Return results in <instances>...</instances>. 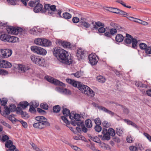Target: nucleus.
<instances>
[{
  "instance_id": "nucleus-1",
  "label": "nucleus",
  "mask_w": 151,
  "mask_h": 151,
  "mask_svg": "<svg viewBox=\"0 0 151 151\" xmlns=\"http://www.w3.org/2000/svg\"><path fill=\"white\" fill-rule=\"evenodd\" d=\"M53 54L61 63L70 65L72 63V57L68 51L62 49L55 47L54 49Z\"/></svg>"
},
{
  "instance_id": "nucleus-2",
  "label": "nucleus",
  "mask_w": 151,
  "mask_h": 151,
  "mask_svg": "<svg viewBox=\"0 0 151 151\" xmlns=\"http://www.w3.org/2000/svg\"><path fill=\"white\" fill-rule=\"evenodd\" d=\"M35 119L39 122L33 124V127L35 128L41 129L50 125L49 123L47 121L46 119L43 116H37L36 117Z\"/></svg>"
},
{
  "instance_id": "nucleus-3",
  "label": "nucleus",
  "mask_w": 151,
  "mask_h": 151,
  "mask_svg": "<svg viewBox=\"0 0 151 151\" xmlns=\"http://www.w3.org/2000/svg\"><path fill=\"white\" fill-rule=\"evenodd\" d=\"M78 88L83 93L91 97L95 95V93L91 89L87 86L79 84Z\"/></svg>"
},
{
  "instance_id": "nucleus-4",
  "label": "nucleus",
  "mask_w": 151,
  "mask_h": 151,
  "mask_svg": "<svg viewBox=\"0 0 151 151\" xmlns=\"http://www.w3.org/2000/svg\"><path fill=\"white\" fill-rule=\"evenodd\" d=\"M34 43L41 47H49L51 45V42L49 40L45 38H38L35 39Z\"/></svg>"
},
{
  "instance_id": "nucleus-5",
  "label": "nucleus",
  "mask_w": 151,
  "mask_h": 151,
  "mask_svg": "<svg viewBox=\"0 0 151 151\" xmlns=\"http://www.w3.org/2000/svg\"><path fill=\"white\" fill-rule=\"evenodd\" d=\"M69 118L72 120L71 123L73 125L80 126L82 125V122L81 121L80 119L81 116L79 114L71 112L70 114Z\"/></svg>"
},
{
  "instance_id": "nucleus-6",
  "label": "nucleus",
  "mask_w": 151,
  "mask_h": 151,
  "mask_svg": "<svg viewBox=\"0 0 151 151\" xmlns=\"http://www.w3.org/2000/svg\"><path fill=\"white\" fill-rule=\"evenodd\" d=\"M6 30L9 34L16 35L22 34V32H24L22 28L12 26H9L7 28Z\"/></svg>"
},
{
  "instance_id": "nucleus-7",
  "label": "nucleus",
  "mask_w": 151,
  "mask_h": 151,
  "mask_svg": "<svg viewBox=\"0 0 151 151\" xmlns=\"http://www.w3.org/2000/svg\"><path fill=\"white\" fill-rule=\"evenodd\" d=\"M31 50L34 53L41 55H45L47 53L44 49L37 46H33L31 47Z\"/></svg>"
},
{
  "instance_id": "nucleus-8",
  "label": "nucleus",
  "mask_w": 151,
  "mask_h": 151,
  "mask_svg": "<svg viewBox=\"0 0 151 151\" xmlns=\"http://www.w3.org/2000/svg\"><path fill=\"white\" fill-rule=\"evenodd\" d=\"M45 12L47 11L48 15H51L53 17L56 16L55 10H56V6L55 5H51L49 4H46L44 6V9Z\"/></svg>"
},
{
  "instance_id": "nucleus-9",
  "label": "nucleus",
  "mask_w": 151,
  "mask_h": 151,
  "mask_svg": "<svg viewBox=\"0 0 151 151\" xmlns=\"http://www.w3.org/2000/svg\"><path fill=\"white\" fill-rule=\"evenodd\" d=\"M32 61L35 63L41 66H43L45 64V60L42 58H40L39 57L32 55L30 56Z\"/></svg>"
},
{
  "instance_id": "nucleus-10",
  "label": "nucleus",
  "mask_w": 151,
  "mask_h": 151,
  "mask_svg": "<svg viewBox=\"0 0 151 151\" xmlns=\"http://www.w3.org/2000/svg\"><path fill=\"white\" fill-rule=\"evenodd\" d=\"M45 78L48 82L54 85L62 86L63 87L65 86V85L64 83L51 77L48 76H46L45 77Z\"/></svg>"
},
{
  "instance_id": "nucleus-11",
  "label": "nucleus",
  "mask_w": 151,
  "mask_h": 151,
  "mask_svg": "<svg viewBox=\"0 0 151 151\" xmlns=\"http://www.w3.org/2000/svg\"><path fill=\"white\" fill-rule=\"evenodd\" d=\"M90 63L92 65H96L98 60V58L95 54H91L88 56Z\"/></svg>"
},
{
  "instance_id": "nucleus-12",
  "label": "nucleus",
  "mask_w": 151,
  "mask_h": 151,
  "mask_svg": "<svg viewBox=\"0 0 151 151\" xmlns=\"http://www.w3.org/2000/svg\"><path fill=\"white\" fill-rule=\"evenodd\" d=\"M86 51L83 49L79 48L77 50L76 56L79 60L83 59L86 55Z\"/></svg>"
},
{
  "instance_id": "nucleus-13",
  "label": "nucleus",
  "mask_w": 151,
  "mask_h": 151,
  "mask_svg": "<svg viewBox=\"0 0 151 151\" xmlns=\"http://www.w3.org/2000/svg\"><path fill=\"white\" fill-rule=\"evenodd\" d=\"M33 11L35 13H38L40 12L41 13H44L45 11L43 8V5L38 3L33 9Z\"/></svg>"
},
{
  "instance_id": "nucleus-14",
  "label": "nucleus",
  "mask_w": 151,
  "mask_h": 151,
  "mask_svg": "<svg viewBox=\"0 0 151 151\" xmlns=\"http://www.w3.org/2000/svg\"><path fill=\"white\" fill-rule=\"evenodd\" d=\"M56 43L59 45H61L64 48H71L72 45L70 42H67L66 41H62L61 40H59L57 41Z\"/></svg>"
},
{
  "instance_id": "nucleus-15",
  "label": "nucleus",
  "mask_w": 151,
  "mask_h": 151,
  "mask_svg": "<svg viewBox=\"0 0 151 151\" xmlns=\"http://www.w3.org/2000/svg\"><path fill=\"white\" fill-rule=\"evenodd\" d=\"M55 90L60 93L65 95H69L71 94L70 91L66 88L64 89L62 87H57L55 88Z\"/></svg>"
},
{
  "instance_id": "nucleus-16",
  "label": "nucleus",
  "mask_w": 151,
  "mask_h": 151,
  "mask_svg": "<svg viewBox=\"0 0 151 151\" xmlns=\"http://www.w3.org/2000/svg\"><path fill=\"white\" fill-rule=\"evenodd\" d=\"M102 133L103 134V136H101L102 137V139L104 140H109L111 138L110 136L108 133L107 130L106 129H103L102 131Z\"/></svg>"
},
{
  "instance_id": "nucleus-17",
  "label": "nucleus",
  "mask_w": 151,
  "mask_h": 151,
  "mask_svg": "<svg viewBox=\"0 0 151 151\" xmlns=\"http://www.w3.org/2000/svg\"><path fill=\"white\" fill-rule=\"evenodd\" d=\"M111 25L112 26L113 25L114 28L111 29L110 31L111 35H113L114 34L116 33L117 30H119L121 27L119 25L113 23H111Z\"/></svg>"
},
{
  "instance_id": "nucleus-18",
  "label": "nucleus",
  "mask_w": 151,
  "mask_h": 151,
  "mask_svg": "<svg viewBox=\"0 0 151 151\" xmlns=\"http://www.w3.org/2000/svg\"><path fill=\"white\" fill-rule=\"evenodd\" d=\"M97 108L100 110H101L111 115L112 116H113L114 115V113L112 111L108 110L105 107L101 106H98Z\"/></svg>"
},
{
  "instance_id": "nucleus-19",
  "label": "nucleus",
  "mask_w": 151,
  "mask_h": 151,
  "mask_svg": "<svg viewBox=\"0 0 151 151\" xmlns=\"http://www.w3.org/2000/svg\"><path fill=\"white\" fill-rule=\"evenodd\" d=\"M6 147L9 149H15L16 147L13 145L12 141L10 140H9L6 141L5 144Z\"/></svg>"
},
{
  "instance_id": "nucleus-20",
  "label": "nucleus",
  "mask_w": 151,
  "mask_h": 151,
  "mask_svg": "<svg viewBox=\"0 0 151 151\" xmlns=\"http://www.w3.org/2000/svg\"><path fill=\"white\" fill-rule=\"evenodd\" d=\"M19 41V39L17 37L10 36H8V38L7 40V42L12 43L18 42Z\"/></svg>"
},
{
  "instance_id": "nucleus-21",
  "label": "nucleus",
  "mask_w": 151,
  "mask_h": 151,
  "mask_svg": "<svg viewBox=\"0 0 151 151\" xmlns=\"http://www.w3.org/2000/svg\"><path fill=\"white\" fill-rule=\"evenodd\" d=\"M18 67L19 70L23 72H24L29 69L28 66L22 64H18Z\"/></svg>"
},
{
  "instance_id": "nucleus-22",
  "label": "nucleus",
  "mask_w": 151,
  "mask_h": 151,
  "mask_svg": "<svg viewBox=\"0 0 151 151\" xmlns=\"http://www.w3.org/2000/svg\"><path fill=\"white\" fill-rule=\"evenodd\" d=\"M133 38L131 35L127 34H126V38L124 40V42L126 44H130L131 43Z\"/></svg>"
},
{
  "instance_id": "nucleus-23",
  "label": "nucleus",
  "mask_w": 151,
  "mask_h": 151,
  "mask_svg": "<svg viewBox=\"0 0 151 151\" xmlns=\"http://www.w3.org/2000/svg\"><path fill=\"white\" fill-rule=\"evenodd\" d=\"M4 58H7L10 56L12 54V52L9 49H4Z\"/></svg>"
},
{
  "instance_id": "nucleus-24",
  "label": "nucleus",
  "mask_w": 151,
  "mask_h": 151,
  "mask_svg": "<svg viewBox=\"0 0 151 151\" xmlns=\"http://www.w3.org/2000/svg\"><path fill=\"white\" fill-rule=\"evenodd\" d=\"M92 25L93 27L92 28L96 29H97L101 26H104V24L100 22H97L95 23L94 22H92Z\"/></svg>"
},
{
  "instance_id": "nucleus-25",
  "label": "nucleus",
  "mask_w": 151,
  "mask_h": 151,
  "mask_svg": "<svg viewBox=\"0 0 151 151\" xmlns=\"http://www.w3.org/2000/svg\"><path fill=\"white\" fill-rule=\"evenodd\" d=\"M81 23L86 28H88L90 26H92V24H90L88 23L85 21V19L83 18H81Z\"/></svg>"
},
{
  "instance_id": "nucleus-26",
  "label": "nucleus",
  "mask_w": 151,
  "mask_h": 151,
  "mask_svg": "<svg viewBox=\"0 0 151 151\" xmlns=\"http://www.w3.org/2000/svg\"><path fill=\"white\" fill-rule=\"evenodd\" d=\"M29 32L30 34L34 36H38V34L37 32V27H34L31 29L29 31Z\"/></svg>"
},
{
  "instance_id": "nucleus-27",
  "label": "nucleus",
  "mask_w": 151,
  "mask_h": 151,
  "mask_svg": "<svg viewBox=\"0 0 151 151\" xmlns=\"http://www.w3.org/2000/svg\"><path fill=\"white\" fill-rule=\"evenodd\" d=\"M40 2L39 0H35L34 1H30L28 4V5L31 7H33L37 5V4Z\"/></svg>"
},
{
  "instance_id": "nucleus-28",
  "label": "nucleus",
  "mask_w": 151,
  "mask_h": 151,
  "mask_svg": "<svg viewBox=\"0 0 151 151\" xmlns=\"http://www.w3.org/2000/svg\"><path fill=\"white\" fill-rule=\"evenodd\" d=\"M124 39L123 36L121 34H118L116 36L115 40L118 42H121Z\"/></svg>"
},
{
  "instance_id": "nucleus-29",
  "label": "nucleus",
  "mask_w": 151,
  "mask_h": 151,
  "mask_svg": "<svg viewBox=\"0 0 151 151\" xmlns=\"http://www.w3.org/2000/svg\"><path fill=\"white\" fill-rule=\"evenodd\" d=\"M97 81L101 83H104L106 81L105 78L101 76H97L96 78Z\"/></svg>"
},
{
  "instance_id": "nucleus-30",
  "label": "nucleus",
  "mask_w": 151,
  "mask_h": 151,
  "mask_svg": "<svg viewBox=\"0 0 151 151\" xmlns=\"http://www.w3.org/2000/svg\"><path fill=\"white\" fill-rule=\"evenodd\" d=\"M29 105V103L27 101L22 102L20 103L19 105L22 108L24 109Z\"/></svg>"
},
{
  "instance_id": "nucleus-31",
  "label": "nucleus",
  "mask_w": 151,
  "mask_h": 151,
  "mask_svg": "<svg viewBox=\"0 0 151 151\" xmlns=\"http://www.w3.org/2000/svg\"><path fill=\"white\" fill-rule=\"evenodd\" d=\"M86 126L89 128L92 127V123L90 119L86 120L85 122Z\"/></svg>"
},
{
  "instance_id": "nucleus-32",
  "label": "nucleus",
  "mask_w": 151,
  "mask_h": 151,
  "mask_svg": "<svg viewBox=\"0 0 151 151\" xmlns=\"http://www.w3.org/2000/svg\"><path fill=\"white\" fill-rule=\"evenodd\" d=\"M135 85L136 86L139 87L147 88V86L145 84L142 83L141 82L136 81L135 82Z\"/></svg>"
},
{
  "instance_id": "nucleus-33",
  "label": "nucleus",
  "mask_w": 151,
  "mask_h": 151,
  "mask_svg": "<svg viewBox=\"0 0 151 151\" xmlns=\"http://www.w3.org/2000/svg\"><path fill=\"white\" fill-rule=\"evenodd\" d=\"M63 115L65 116H70V114H71V113H70L69 110L66 108L63 109Z\"/></svg>"
},
{
  "instance_id": "nucleus-34",
  "label": "nucleus",
  "mask_w": 151,
  "mask_h": 151,
  "mask_svg": "<svg viewBox=\"0 0 151 151\" xmlns=\"http://www.w3.org/2000/svg\"><path fill=\"white\" fill-rule=\"evenodd\" d=\"M63 17L66 19H69L72 17L71 14L68 12H65L63 14Z\"/></svg>"
},
{
  "instance_id": "nucleus-35",
  "label": "nucleus",
  "mask_w": 151,
  "mask_h": 151,
  "mask_svg": "<svg viewBox=\"0 0 151 151\" xmlns=\"http://www.w3.org/2000/svg\"><path fill=\"white\" fill-rule=\"evenodd\" d=\"M9 36L6 35H2L0 36V39L2 41L7 42Z\"/></svg>"
},
{
  "instance_id": "nucleus-36",
  "label": "nucleus",
  "mask_w": 151,
  "mask_h": 151,
  "mask_svg": "<svg viewBox=\"0 0 151 151\" xmlns=\"http://www.w3.org/2000/svg\"><path fill=\"white\" fill-rule=\"evenodd\" d=\"M134 138L131 137L130 135H128L127 137L126 140L129 143L133 142L134 140Z\"/></svg>"
},
{
  "instance_id": "nucleus-37",
  "label": "nucleus",
  "mask_w": 151,
  "mask_h": 151,
  "mask_svg": "<svg viewBox=\"0 0 151 151\" xmlns=\"http://www.w3.org/2000/svg\"><path fill=\"white\" fill-rule=\"evenodd\" d=\"M108 133H109L110 136H114L115 134V131L112 128H110L107 130Z\"/></svg>"
},
{
  "instance_id": "nucleus-38",
  "label": "nucleus",
  "mask_w": 151,
  "mask_h": 151,
  "mask_svg": "<svg viewBox=\"0 0 151 151\" xmlns=\"http://www.w3.org/2000/svg\"><path fill=\"white\" fill-rule=\"evenodd\" d=\"M9 137L6 135H3L2 138H1V136H0V140L2 142H6L7 141L9 140Z\"/></svg>"
},
{
  "instance_id": "nucleus-39",
  "label": "nucleus",
  "mask_w": 151,
  "mask_h": 151,
  "mask_svg": "<svg viewBox=\"0 0 151 151\" xmlns=\"http://www.w3.org/2000/svg\"><path fill=\"white\" fill-rule=\"evenodd\" d=\"M4 113H2L3 116H5V115H8L10 113L11 110L9 109L8 107L6 106L5 107Z\"/></svg>"
},
{
  "instance_id": "nucleus-40",
  "label": "nucleus",
  "mask_w": 151,
  "mask_h": 151,
  "mask_svg": "<svg viewBox=\"0 0 151 151\" xmlns=\"http://www.w3.org/2000/svg\"><path fill=\"white\" fill-rule=\"evenodd\" d=\"M3 68H10L12 67L11 64L9 62L4 60Z\"/></svg>"
},
{
  "instance_id": "nucleus-41",
  "label": "nucleus",
  "mask_w": 151,
  "mask_h": 151,
  "mask_svg": "<svg viewBox=\"0 0 151 151\" xmlns=\"http://www.w3.org/2000/svg\"><path fill=\"white\" fill-rule=\"evenodd\" d=\"M60 107L58 105H56L53 107V111L54 112H58L60 111Z\"/></svg>"
},
{
  "instance_id": "nucleus-42",
  "label": "nucleus",
  "mask_w": 151,
  "mask_h": 151,
  "mask_svg": "<svg viewBox=\"0 0 151 151\" xmlns=\"http://www.w3.org/2000/svg\"><path fill=\"white\" fill-rule=\"evenodd\" d=\"M109 11L118 14L119 9L113 7H110Z\"/></svg>"
},
{
  "instance_id": "nucleus-43",
  "label": "nucleus",
  "mask_w": 151,
  "mask_h": 151,
  "mask_svg": "<svg viewBox=\"0 0 151 151\" xmlns=\"http://www.w3.org/2000/svg\"><path fill=\"white\" fill-rule=\"evenodd\" d=\"M116 2L120 4L123 6L125 7L129 8H130L131 7V6L126 5L125 3L122 0H117L116 1Z\"/></svg>"
},
{
  "instance_id": "nucleus-44",
  "label": "nucleus",
  "mask_w": 151,
  "mask_h": 151,
  "mask_svg": "<svg viewBox=\"0 0 151 151\" xmlns=\"http://www.w3.org/2000/svg\"><path fill=\"white\" fill-rule=\"evenodd\" d=\"M40 107L44 109L47 110L48 109V106L46 103H42L40 104Z\"/></svg>"
},
{
  "instance_id": "nucleus-45",
  "label": "nucleus",
  "mask_w": 151,
  "mask_h": 151,
  "mask_svg": "<svg viewBox=\"0 0 151 151\" xmlns=\"http://www.w3.org/2000/svg\"><path fill=\"white\" fill-rule=\"evenodd\" d=\"M132 47L133 48H135L137 46V40L133 38L132 41Z\"/></svg>"
},
{
  "instance_id": "nucleus-46",
  "label": "nucleus",
  "mask_w": 151,
  "mask_h": 151,
  "mask_svg": "<svg viewBox=\"0 0 151 151\" xmlns=\"http://www.w3.org/2000/svg\"><path fill=\"white\" fill-rule=\"evenodd\" d=\"M75 77L78 78L80 77L83 74V72L81 71H77L75 73L72 74Z\"/></svg>"
},
{
  "instance_id": "nucleus-47",
  "label": "nucleus",
  "mask_w": 151,
  "mask_h": 151,
  "mask_svg": "<svg viewBox=\"0 0 151 151\" xmlns=\"http://www.w3.org/2000/svg\"><path fill=\"white\" fill-rule=\"evenodd\" d=\"M147 47V45L144 43H141L139 44L140 48L142 50H145Z\"/></svg>"
},
{
  "instance_id": "nucleus-48",
  "label": "nucleus",
  "mask_w": 151,
  "mask_h": 151,
  "mask_svg": "<svg viewBox=\"0 0 151 151\" xmlns=\"http://www.w3.org/2000/svg\"><path fill=\"white\" fill-rule=\"evenodd\" d=\"M7 102V99L6 98H2L0 102L1 105L5 106Z\"/></svg>"
},
{
  "instance_id": "nucleus-49",
  "label": "nucleus",
  "mask_w": 151,
  "mask_h": 151,
  "mask_svg": "<svg viewBox=\"0 0 151 151\" xmlns=\"http://www.w3.org/2000/svg\"><path fill=\"white\" fill-rule=\"evenodd\" d=\"M9 109L11 112H14L15 111L16 109V106L14 104H12L9 106Z\"/></svg>"
},
{
  "instance_id": "nucleus-50",
  "label": "nucleus",
  "mask_w": 151,
  "mask_h": 151,
  "mask_svg": "<svg viewBox=\"0 0 151 151\" xmlns=\"http://www.w3.org/2000/svg\"><path fill=\"white\" fill-rule=\"evenodd\" d=\"M145 52L147 54H151V47H147L145 50Z\"/></svg>"
},
{
  "instance_id": "nucleus-51",
  "label": "nucleus",
  "mask_w": 151,
  "mask_h": 151,
  "mask_svg": "<svg viewBox=\"0 0 151 151\" xmlns=\"http://www.w3.org/2000/svg\"><path fill=\"white\" fill-rule=\"evenodd\" d=\"M143 134L150 142H151V136L150 134L146 132H144Z\"/></svg>"
},
{
  "instance_id": "nucleus-52",
  "label": "nucleus",
  "mask_w": 151,
  "mask_h": 151,
  "mask_svg": "<svg viewBox=\"0 0 151 151\" xmlns=\"http://www.w3.org/2000/svg\"><path fill=\"white\" fill-rule=\"evenodd\" d=\"M31 145L34 150L36 151H42L41 150L37 147L35 144L33 143Z\"/></svg>"
},
{
  "instance_id": "nucleus-53",
  "label": "nucleus",
  "mask_w": 151,
  "mask_h": 151,
  "mask_svg": "<svg viewBox=\"0 0 151 151\" xmlns=\"http://www.w3.org/2000/svg\"><path fill=\"white\" fill-rule=\"evenodd\" d=\"M123 132L122 129L120 128H116V133L119 136L123 134Z\"/></svg>"
},
{
  "instance_id": "nucleus-54",
  "label": "nucleus",
  "mask_w": 151,
  "mask_h": 151,
  "mask_svg": "<svg viewBox=\"0 0 151 151\" xmlns=\"http://www.w3.org/2000/svg\"><path fill=\"white\" fill-rule=\"evenodd\" d=\"M118 14L123 15L127 16L128 15V13L122 10H120L119 9V11H118Z\"/></svg>"
},
{
  "instance_id": "nucleus-55",
  "label": "nucleus",
  "mask_w": 151,
  "mask_h": 151,
  "mask_svg": "<svg viewBox=\"0 0 151 151\" xmlns=\"http://www.w3.org/2000/svg\"><path fill=\"white\" fill-rule=\"evenodd\" d=\"M95 129L96 132H99L101 131V127L99 125H96L95 127Z\"/></svg>"
},
{
  "instance_id": "nucleus-56",
  "label": "nucleus",
  "mask_w": 151,
  "mask_h": 151,
  "mask_svg": "<svg viewBox=\"0 0 151 151\" xmlns=\"http://www.w3.org/2000/svg\"><path fill=\"white\" fill-rule=\"evenodd\" d=\"M31 104L33 106H34L35 108L37 107L39 105V103L36 101H32L30 103V105Z\"/></svg>"
},
{
  "instance_id": "nucleus-57",
  "label": "nucleus",
  "mask_w": 151,
  "mask_h": 151,
  "mask_svg": "<svg viewBox=\"0 0 151 151\" xmlns=\"http://www.w3.org/2000/svg\"><path fill=\"white\" fill-rule=\"evenodd\" d=\"M1 123L5 127H6L8 128L9 129H11V126L9 124H8L6 122L3 121H1Z\"/></svg>"
},
{
  "instance_id": "nucleus-58",
  "label": "nucleus",
  "mask_w": 151,
  "mask_h": 151,
  "mask_svg": "<svg viewBox=\"0 0 151 151\" xmlns=\"http://www.w3.org/2000/svg\"><path fill=\"white\" fill-rule=\"evenodd\" d=\"M102 124L103 126L106 128L109 127L110 125V124L106 121L103 122Z\"/></svg>"
},
{
  "instance_id": "nucleus-59",
  "label": "nucleus",
  "mask_w": 151,
  "mask_h": 151,
  "mask_svg": "<svg viewBox=\"0 0 151 151\" xmlns=\"http://www.w3.org/2000/svg\"><path fill=\"white\" fill-rule=\"evenodd\" d=\"M9 4L11 5H15L16 4V0H7Z\"/></svg>"
},
{
  "instance_id": "nucleus-60",
  "label": "nucleus",
  "mask_w": 151,
  "mask_h": 151,
  "mask_svg": "<svg viewBox=\"0 0 151 151\" xmlns=\"http://www.w3.org/2000/svg\"><path fill=\"white\" fill-rule=\"evenodd\" d=\"M130 151H138V150L136 147L132 146L129 147Z\"/></svg>"
},
{
  "instance_id": "nucleus-61",
  "label": "nucleus",
  "mask_w": 151,
  "mask_h": 151,
  "mask_svg": "<svg viewBox=\"0 0 151 151\" xmlns=\"http://www.w3.org/2000/svg\"><path fill=\"white\" fill-rule=\"evenodd\" d=\"M94 121L95 123L96 124L99 125L100 124H101V121L100 119L98 118L94 120Z\"/></svg>"
},
{
  "instance_id": "nucleus-62",
  "label": "nucleus",
  "mask_w": 151,
  "mask_h": 151,
  "mask_svg": "<svg viewBox=\"0 0 151 151\" xmlns=\"http://www.w3.org/2000/svg\"><path fill=\"white\" fill-rule=\"evenodd\" d=\"M20 122L22 124L23 127L25 128L27 127V124L26 122H24L22 120L20 121Z\"/></svg>"
},
{
  "instance_id": "nucleus-63",
  "label": "nucleus",
  "mask_w": 151,
  "mask_h": 151,
  "mask_svg": "<svg viewBox=\"0 0 151 151\" xmlns=\"http://www.w3.org/2000/svg\"><path fill=\"white\" fill-rule=\"evenodd\" d=\"M61 118L63 121L65 123L68 124H69V122L68 121V120L64 116H61Z\"/></svg>"
},
{
  "instance_id": "nucleus-64",
  "label": "nucleus",
  "mask_w": 151,
  "mask_h": 151,
  "mask_svg": "<svg viewBox=\"0 0 151 151\" xmlns=\"http://www.w3.org/2000/svg\"><path fill=\"white\" fill-rule=\"evenodd\" d=\"M98 29L99 32L101 33H104L105 31V28L103 27H100L99 28H98Z\"/></svg>"
}]
</instances>
